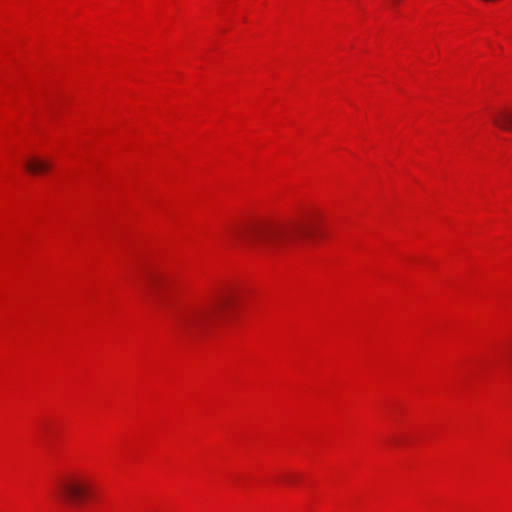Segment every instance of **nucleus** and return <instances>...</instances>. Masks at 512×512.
I'll list each match as a JSON object with an SVG mask.
<instances>
[{
	"instance_id": "1",
	"label": "nucleus",
	"mask_w": 512,
	"mask_h": 512,
	"mask_svg": "<svg viewBox=\"0 0 512 512\" xmlns=\"http://www.w3.org/2000/svg\"><path fill=\"white\" fill-rule=\"evenodd\" d=\"M313 231V223L308 220L290 223L259 220L241 225L233 234L243 244L280 249L293 244L298 238L311 236Z\"/></svg>"
},
{
	"instance_id": "2",
	"label": "nucleus",
	"mask_w": 512,
	"mask_h": 512,
	"mask_svg": "<svg viewBox=\"0 0 512 512\" xmlns=\"http://www.w3.org/2000/svg\"><path fill=\"white\" fill-rule=\"evenodd\" d=\"M236 297L232 293L216 296L209 303L191 311L182 321L184 331L204 334L211 331L234 307Z\"/></svg>"
},
{
	"instance_id": "3",
	"label": "nucleus",
	"mask_w": 512,
	"mask_h": 512,
	"mask_svg": "<svg viewBox=\"0 0 512 512\" xmlns=\"http://www.w3.org/2000/svg\"><path fill=\"white\" fill-rule=\"evenodd\" d=\"M56 494L68 506H78L93 495V483L85 474H72L65 477L57 486Z\"/></svg>"
},
{
	"instance_id": "4",
	"label": "nucleus",
	"mask_w": 512,
	"mask_h": 512,
	"mask_svg": "<svg viewBox=\"0 0 512 512\" xmlns=\"http://www.w3.org/2000/svg\"><path fill=\"white\" fill-rule=\"evenodd\" d=\"M492 122L499 129L512 132V110L508 108L496 110Z\"/></svg>"
},
{
	"instance_id": "5",
	"label": "nucleus",
	"mask_w": 512,
	"mask_h": 512,
	"mask_svg": "<svg viewBox=\"0 0 512 512\" xmlns=\"http://www.w3.org/2000/svg\"><path fill=\"white\" fill-rule=\"evenodd\" d=\"M25 167L29 173L38 175L48 172L52 167V163L40 157L33 156L27 159Z\"/></svg>"
},
{
	"instance_id": "6",
	"label": "nucleus",
	"mask_w": 512,
	"mask_h": 512,
	"mask_svg": "<svg viewBox=\"0 0 512 512\" xmlns=\"http://www.w3.org/2000/svg\"><path fill=\"white\" fill-rule=\"evenodd\" d=\"M507 363L512 370V350L507 355Z\"/></svg>"
}]
</instances>
